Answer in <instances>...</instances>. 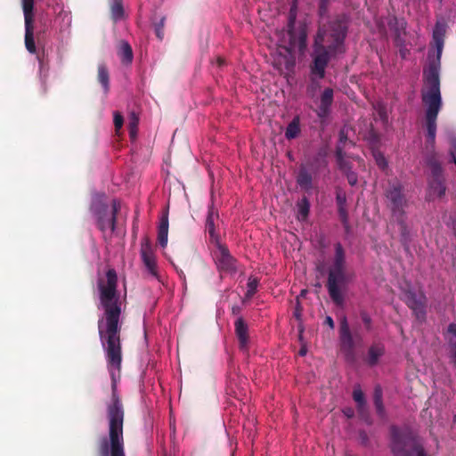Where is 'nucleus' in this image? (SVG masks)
<instances>
[{
	"instance_id": "f257e3e1",
	"label": "nucleus",
	"mask_w": 456,
	"mask_h": 456,
	"mask_svg": "<svg viewBox=\"0 0 456 456\" xmlns=\"http://www.w3.org/2000/svg\"><path fill=\"white\" fill-rule=\"evenodd\" d=\"M120 316H102L98 320V332L105 353L107 368L112 380L111 399L106 405L108 436H102L97 444L99 456H126L124 440L125 409L116 388L122 363L120 340Z\"/></svg>"
},
{
	"instance_id": "f03ea898",
	"label": "nucleus",
	"mask_w": 456,
	"mask_h": 456,
	"mask_svg": "<svg viewBox=\"0 0 456 456\" xmlns=\"http://www.w3.org/2000/svg\"><path fill=\"white\" fill-rule=\"evenodd\" d=\"M444 33V26L436 23L433 31V40L436 46V59L430 61L428 68L423 72L424 87L421 90V99L426 106L427 147L430 146L431 148L435 146L436 120L443 105L439 73Z\"/></svg>"
},
{
	"instance_id": "7ed1b4c3",
	"label": "nucleus",
	"mask_w": 456,
	"mask_h": 456,
	"mask_svg": "<svg viewBox=\"0 0 456 456\" xmlns=\"http://www.w3.org/2000/svg\"><path fill=\"white\" fill-rule=\"evenodd\" d=\"M347 19L339 15L330 20L327 26L320 28L314 41V50L322 46L329 54V60L338 54L344 53L345 39L347 34Z\"/></svg>"
},
{
	"instance_id": "20e7f679",
	"label": "nucleus",
	"mask_w": 456,
	"mask_h": 456,
	"mask_svg": "<svg viewBox=\"0 0 456 456\" xmlns=\"http://www.w3.org/2000/svg\"><path fill=\"white\" fill-rule=\"evenodd\" d=\"M348 276L346 274V253L342 245L338 242L335 244V256L331 266L328 272L326 287L329 295L337 305H342L345 302L344 292L348 284Z\"/></svg>"
},
{
	"instance_id": "39448f33",
	"label": "nucleus",
	"mask_w": 456,
	"mask_h": 456,
	"mask_svg": "<svg viewBox=\"0 0 456 456\" xmlns=\"http://www.w3.org/2000/svg\"><path fill=\"white\" fill-rule=\"evenodd\" d=\"M120 202L118 200L111 201V208L106 202V195L104 193H95L93 195L90 211L95 218L97 228L102 232L103 239L107 240V231L114 233L117 228L118 214L120 211Z\"/></svg>"
},
{
	"instance_id": "423d86ee",
	"label": "nucleus",
	"mask_w": 456,
	"mask_h": 456,
	"mask_svg": "<svg viewBox=\"0 0 456 456\" xmlns=\"http://www.w3.org/2000/svg\"><path fill=\"white\" fill-rule=\"evenodd\" d=\"M289 45L284 47L287 54L282 57L281 64L287 71H291L296 65L294 53L303 54L306 49L307 28L305 24L296 26V12L290 10L288 21Z\"/></svg>"
},
{
	"instance_id": "0eeeda50",
	"label": "nucleus",
	"mask_w": 456,
	"mask_h": 456,
	"mask_svg": "<svg viewBox=\"0 0 456 456\" xmlns=\"http://www.w3.org/2000/svg\"><path fill=\"white\" fill-rule=\"evenodd\" d=\"M391 451L395 456H427L423 446L409 431L390 428Z\"/></svg>"
},
{
	"instance_id": "6e6552de",
	"label": "nucleus",
	"mask_w": 456,
	"mask_h": 456,
	"mask_svg": "<svg viewBox=\"0 0 456 456\" xmlns=\"http://www.w3.org/2000/svg\"><path fill=\"white\" fill-rule=\"evenodd\" d=\"M384 196L386 206L391 212V217L406 214L409 200L404 192V187L399 180L388 181Z\"/></svg>"
},
{
	"instance_id": "1a4fd4ad",
	"label": "nucleus",
	"mask_w": 456,
	"mask_h": 456,
	"mask_svg": "<svg viewBox=\"0 0 456 456\" xmlns=\"http://www.w3.org/2000/svg\"><path fill=\"white\" fill-rule=\"evenodd\" d=\"M312 63L310 64V84L307 86V94L314 96L315 92L321 87L319 79H322L326 75V68L330 62L329 54L322 46H317L312 53Z\"/></svg>"
},
{
	"instance_id": "9d476101",
	"label": "nucleus",
	"mask_w": 456,
	"mask_h": 456,
	"mask_svg": "<svg viewBox=\"0 0 456 456\" xmlns=\"http://www.w3.org/2000/svg\"><path fill=\"white\" fill-rule=\"evenodd\" d=\"M362 341L359 334H352L347 320L344 317L339 325V346L346 361L354 363L356 360L355 347L357 342Z\"/></svg>"
},
{
	"instance_id": "9b49d317",
	"label": "nucleus",
	"mask_w": 456,
	"mask_h": 456,
	"mask_svg": "<svg viewBox=\"0 0 456 456\" xmlns=\"http://www.w3.org/2000/svg\"><path fill=\"white\" fill-rule=\"evenodd\" d=\"M427 164L431 172V178L429 180L431 194L441 198L445 194L446 187L444 184L443 167L436 153H433L428 158Z\"/></svg>"
},
{
	"instance_id": "f8f14e48",
	"label": "nucleus",
	"mask_w": 456,
	"mask_h": 456,
	"mask_svg": "<svg viewBox=\"0 0 456 456\" xmlns=\"http://www.w3.org/2000/svg\"><path fill=\"white\" fill-rule=\"evenodd\" d=\"M407 306L411 309L416 319L420 322L426 319V305L427 297L422 292H415L411 289H408L404 292L403 298Z\"/></svg>"
},
{
	"instance_id": "ddd939ff",
	"label": "nucleus",
	"mask_w": 456,
	"mask_h": 456,
	"mask_svg": "<svg viewBox=\"0 0 456 456\" xmlns=\"http://www.w3.org/2000/svg\"><path fill=\"white\" fill-rule=\"evenodd\" d=\"M25 20V46L30 53H36L34 40V7L22 6Z\"/></svg>"
},
{
	"instance_id": "4468645a",
	"label": "nucleus",
	"mask_w": 456,
	"mask_h": 456,
	"mask_svg": "<svg viewBox=\"0 0 456 456\" xmlns=\"http://www.w3.org/2000/svg\"><path fill=\"white\" fill-rule=\"evenodd\" d=\"M218 248L216 253V264L222 272L234 273L236 271V260L230 254L229 249L223 244L217 243Z\"/></svg>"
},
{
	"instance_id": "2eb2a0df",
	"label": "nucleus",
	"mask_w": 456,
	"mask_h": 456,
	"mask_svg": "<svg viewBox=\"0 0 456 456\" xmlns=\"http://www.w3.org/2000/svg\"><path fill=\"white\" fill-rule=\"evenodd\" d=\"M334 101V91L330 87L325 88L320 96V102L315 110L317 117L321 119L326 118L330 111Z\"/></svg>"
},
{
	"instance_id": "dca6fc26",
	"label": "nucleus",
	"mask_w": 456,
	"mask_h": 456,
	"mask_svg": "<svg viewBox=\"0 0 456 456\" xmlns=\"http://www.w3.org/2000/svg\"><path fill=\"white\" fill-rule=\"evenodd\" d=\"M141 256L148 272L153 277L158 278L156 259L152 252L151 243L147 238H145L144 240L142 242Z\"/></svg>"
},
{
	"instance_id": "f3484780",
	"label": "nucleus",
	"mask_w": 456,
	"mask_h": 456,
	"mask_svg": "<svg viewBox=\"0 0 456 456\" xmlns=\"http://www.w3.org/2000/svg\"><path fill=\"white\" fill-rule=\"evenodd\" d=\"M407 215H401L392 217V221L395 222L399 226L400 231V241L403 248L408 250L410 242L411 240L410 229L406 223Z\"/></svg>"
},
{
	"instance_id": "a211bd4d",
	"label": "nucleus",
	"mask_w": 456,
	"mask_h": 456,
	"mask_svg": "<svg viewBox=\"0 0 456 456\" xmlns=\"http://www.w3.org/2000/svg\"><path fill=\"white\" fill-rule=\"evenodd\" d=\"M234 327L240 347L246 349L248 343V328L247 323L242 317H240L235 321Z\"/></svg>"
},
{
	"instance_id": "6ab92c4d",
	"label": "nucleus",
	"mask_w": 456,
	"mask_h": 456,
	"mask_svg": "<svg viewBox=\"0 0 456 456\" xmlns=\"http://www.w3.org/2000/svg\"><path fill=\"white\" fill-rule=\"evenodd\" d=\"M219 217L217 211L215 209L213 206H210L208 208V216L206 219V232H208L212 240H215L218 243V235L216 232L215 222Z\"/></svg>"
},
{
	"instance_id": "aec40b11",
	"label": "nucleus",
	"mask_w": 456,
	"mask_h": 456,
	"mask_svg": "<svg viewBox=\"0 0 456 456\" xmlns=\"http://www.w3.org/2000/svg\"><path fill=\"white\" fill-rule=\"evenodd\" d=\"M118 55L124 65H129L133 62L134 53L127 41L121 40L118 47Z\"/></svg>"
},
{
	"instance_id": "412c9836",
	"label": "nucleus",
	"mask_w": 456,
	"mask_h": 456,
	"mask_svg": "<svg viewBox=\"0 0 456 456\" xmlns=\"http://www.w3.org/2000/svg\"><path fill=\"white\" fill-rule=\"evenodd\" d=\"M168 225V212L167 211L161 216L158 227V242L162 248L167 244Z\"/></svg>"
},
{
	"instance_id": "4be33fe9",
	"label": "nucleus",
	"mask_w": 456,
	"mask_h": 456,
	"mask_svg": "<svg viewBox=\"0 0 456 456\" xmlns=\"http://www.w3.org/2000/svg\"><path fill=\"white\" fill-rule=\"evenodd\" d=\"M444 338L447 345V354L456 353V323H450L444 332Z\"/></svg>"
},
{
	"instance_id": "5701e85b",
	"label": "nucleus",
	"mask_w": 456,
	"mask_h": 456,
	"mask_svg": "<svg viewBox=\"0 0 456 456\" xmlns=\"http://www.w3.org/2000/svg\"><path fill=\"white\" fill-rule=\"evenodd\" d=\"M297 183L300 186L301 189L305 191H309L313 187V176L305 167H301L299 168L298 174L297 175Z\"/></svg>"
},
{
	"instance_id": "b1692460",
	"label": "nucleus",
	"mask_w": 456,
	"mask_h": 456,
	"mask_svg": "<svg viewBox=\"0 0 456 456\" xmlns=\"http://www.w3.org/2000/svg\"><path fill=\"white\" fill-rule=\"evenodd\" d=\"M385 346L383 344L377 343L370 346L368 350V363L374 366L378 363L379 359L384 354Z\"/></svg>"
},
{
	"instance_id": "393cba45",
	"label": "nucleus",
	"mask_w": 456,
	"mask_h": 456,
	"mask_svg": "<svg viewBox=\"0 0 456 456\" xmlns=\"http://www.w3.org/2000/svg\"><path fill=\"white\" fill-rule=\"evenodd\" d=\"M300 133H301L300 118L298 115H297L289 123V125L285 130V137L288 140H292V139L298 137Z\"/></svg>"
},
{
	"instance_id": "a878e982",
	"label": "nucleus",
	"mask_w": 456,
	"mask_h": 456,
	"mask_svg": "<svg viewBox=\"0 0 456 456\" xmlns=\"http://www.w3.org/2000/svg\"><path fill=\"white\" fill-rule=\"evenodd\" d=\"M97 78L99 83L102 86L104 92L107 93L110 90V76L105 64H100L98 66Z\"/></svg>"
},
{
	"instance_id": "bb28decb",
	"label": "nucleus",
	"mask_w": 456,
	"mask_h": 456,
	"mask_svg": "<svg viewBox=\"0 0 456 456\" xmlns=\"http://www.w3.org/2000/svg\"><path fill=\"white\" fill-rule=\"evenodd\" d=\"M335 155L338 168H346L347 165L351 164L345 159L346 152L343 145L338 144L336 146Z\"/></svg>"
},
{
	"instance_id": "cd10ccee",
	"label": "nucleus",
	"mask_w": 456,
	"mask_h": 456,
	"mask_svg": "<svg viewBox=\"0 0 456 456\" xmlns=\"http://www.w3.org/2000/svg\"><path fill=\"white\" fill-rule=\"evenodd\" d=\"M111 16L115 20H118L124 16V8L122 0H113L111 4Z\"/></svg>"
},
{
	"instance_id": "c85d7f7f",
	"label": "nucleus",
	"mask_w": 456,
	"mask_h": 456,
	"mask_svg": "<svg viewBox=\"0 0 456 456\" xmlns=\"http://www.w3.org/2000/svg\"><path fill=\"white\" fill-rule=\"evenodd\" d=\"M139 118L134 112L129 116L128 130L131 138H135L138 131Z\"/></svg>"
},
{
	"instance_id": "c756f323",
	"label": "nucleus",
	"mask_w": 456,
	"mask_h": 456,
	"mask_svg": "<svg viewBox=\"0 0 456 456\" xmlns=\"http://www.w3.org/2000/svg\"><path fill=\"white\" fill-rule=\"evenodd\" d=\"M339 170L346 176L347 182L351 186L357 184L358 175L352 170L351 164L347 165L346 168H339Z\"/></svg>"
},
{
	"instance_id": "7c9ffc66",
	"label": "nucleus",
	"mask_w": 456,
	"mask_h": 456,
	"mask_svg": "<svg viewBox=\"0 0 456 456\" xmlns=\"http://www.w3.org/2000/svg\"><path fill=\"white\" fill-rule=\"evenodd\" d=\"M259 281L257 278L250 276L247 283V292L245 294L247 298H251L256 292Z\"/></svg>"
},
{
	"instance_id": "2f4dec72",
	"label": "nucleus",
	"mask_w": 456,
	"mask_h": 456,
	"mask_svg": "<svg viewBox=\"0 0 456 456\" xmlns=\"http://www.w3.org/2000/svg\"><path fill=\"white\" fill-rule=\"evenodd\" d=\"M298 208V215L300 216L301 219L305 220L308 215L310 210V203L309 200L304 197L300 202L297 204Z\"/></svg>"
},
{
	"instance_id": "473e14b6",
	"label": "nucleus",
	"mask_w": 456,
	"mask_h": 456,
	"mask_svg": "<svg viewBox=\"0 0 456 456\" xmlns=\"http://www.w3.org/2000/svg\"><path fill=\"white\" fill-rule=\"evenodd\" d=\"M339 219L346 232L349 231L348 213L346 207L338 208Z\"/></svg>"
},
{
	"instance_id": "72a5a7b5",
	"label": "nucleus",
	"mask_w": 456,
	"mask_h": 456,
	"mask_svg": "<svg viewBox=\"0 0 456 456\" xmlns=\"http://www.w3.org/2000/svg\"><path fill=\"white\" fill-rule=\"evenodd\" d=\"M373 403L375 407L383 403V391L379 385L374 387Z\"/></svg>"
},
{
	"instance_id": "f704fd0d",
	"label": "nucleus",
	"mask_w": 456,
	"mask_h": 456,
	"mask_svg": "<svg viewBox=\"0 0 456 456\" xmlns=\"http://www.w3.org/2000/svg\"><path fill=\"white\" fill-rule=\"evenodd\" d=\"M165 20L166 18L162 17L159 22L154 24L155 34L159 40L164 37Z\"/></svg>"
},
{
	"instance_id": "c9c22d12",
	"label": "nucleus",
	"mask_w": 456,
	"mask_h": 456,
	"mask_svg": "<svg viewBox=\"0 0 456 456\" xmlns=\"http://www.w3.org/2000/svg\"><path fill=\"white\" fill-rule=\"evenodd\" d=\"M357 411L360 417L363 419L368 424L371 423L369 416L367 403H363L362 405H357Z\"/></svg>"
},
{
	"instance_id": "e433bc0d",
	"label": "nucleus",
	"mask_w": 456,
	"mask_h": 456,
	"mask_svg": "<svg viewBox=\"0 0 456 456\" xmlns=\"http://www.w3.org/2000/svg\"><path fill=\"white\" fill-rule=\"evenodd\" d=\"M353 398L355 401L356 405H360V404L362 405L363 403H366L364 394H363V392L360 388L354 389V391H353Z\"/></svg>"
},
{
	"instance_id": "4c0bfd02",
	"label": "nucleus",
	"mask_w": 456,
	"mask_h": 456,
	"mask_svg": "<svg viewBox=\"0 0 456 456\" xmlns=\"http://www.w3.org/2000/svg\"><path fill=\"white\" fill-rule=\"evenodd\" d=\"M360 316L362 319V322H363L365 329L367 331H370L372 329V320L369 314L366 311H362L360 313Z\"/></svg>"
},
{
	"instance_id": "58836bf2",
	"label": "nucleus",
	"mask_w": 456,
	"mask_h": 456,
	"mask_svg": "<svg viewBox=\"0 0 456 456\" xmlns=\"http://www.w3.org/2000/svg\"><path fill=\"white\" fill-rule=\"evenodd\" d=\"M113 116H114L113 121H114L115 129H116V131H118L123 126V123H124L123 116L118 111L114 112Z\"/></svg>"
},
{
	"instance_id": "ea45409f",
	"label": "nucleus",
	"mask_w": 456,
	"mask_h": 456,
	"mask_svg": "<svg viewBox=\"0 0 456 456\" xmlns=\"http://www.w3.org/2000/svg\"><path fill=\"white\" fill-rule=\"evenodd\" d=\"M302 311H303V307L301 305V303L298 299V297H297V301H296V305H295V309H294V312H293V316L297 320V321H300L301 320V317H302Z\"/></svg>"
},
{
	"instance_id": "a19ab883",
	"label": "nucleus",
	"mask_w": 456,
	"mask_h": 456,
	"mask_svg": "<svg viewBox=\"0 0 456 456\" xmlns=\"http://www.w3.org/2000/svg\"><path fill=\"white\" fill-rule=\"evenodd\" d=\"M377 165L382 168L385 169L387 167V162L385 159V157L381 153H378L375 155Z\"/></svg>"
},
{
	"instance_id": "79ce46f5",
	"label": "nucleus",
	"mask_w": 456,
	"mask_h": 456,
	"mask_svg": "<svg viewBox=\"0 0 456 456\" xmlns=\"http://www.w3.org/2000/svg\"><path fill=\"white\" fill-rule=\"evenodd\" d=\"M338 208L346 207V198L344 193L338 192L336 196Z\"/></svg>"
},
{
	"instance_id": "37998d69",
	"label": "nucleus",
	"mask_w": 456,
	"mask_h": 456,
	"mask_svg": "<svg viewBox=\"0 0 456 456\" xmlns=\"http://www.w3.org/2000/svg\"><path fill=\"white\" fill-rule=\"evenodd\" d=\"M377 415L381 419H385L387 418V412L384 406V403L378 405L375 407Z\"/></svg>"
},
{
	"instance_id": "c03bdc74",
	"label": "nucleus",
	"mask_w": 456,
	"mask_h": 456,
	"mask_svg": "<svg viewBox=\"0 0 456 456\" xmlns=\"http://www.w3.org/2000/svg\"><path fill=\"white\" fill-rule=\"evenodd\" d=\"M359 439H360L362 444H363L364 446L368 445L369 436L365 431L362 430L359 432Z\"/></svg>"
},
{
	"instance_id": "a18cd8bd",
	"label": "nucleus",
	"mask_w": 456,
	"mask_h": 456,
	"mask_svg": "<svg viewBox=\"0 0 456 456\" xmlns=\"http://www.w3.org/2000/svg\"><path fill=\"white\" fill-rule=\"evenodd\" d=\"M330 0H319V12L322 15L327 11Z\"/></svg>"
},
{
	"instance_id": "49530a36",
	"label": "nucleus",
	"mask_w": 456,
	"mask_h": 456,
	"mask_svg": "<svg viewBox=\"0 0 456 456\" xmlns=\"http://www.w3.org/2000/svg\"><path fill=\"white\" fill-rule=\"evenodd\" d=\"M450 154H451V156L452 158L453 162L456 165V141H453L452 143V147H451V150H450Z\"/></svg>"
},
{
	"instance_id": "de8ad7c7",
	"label": "nucleus",
	"mask_w": 456,
	"mask_h": 456,
	"mask_svg": "<svg viewBox=\"0 0 456 456\" xmlns=\"http://www.w3.org/2000/svg\"><path fill=\"white\" fill-rule=\"evenodd\" d=\"M347 139H348V138H347L346 134L344 131H340V133H339V142H338V144H340V145H343V146H344V144L346 142Z\"/></svg>"
},
{
	"instance_id": "09e8293b",
	"label": "nucleus",
	"mask_w": 456,
	"mask_h": 456,
	"mask_svg": "<svg viewBox=\"0 0 456 456\" xmlns=\"http://www.w3.org/2000/svg\"><path fill=\"white\" fill-rule=\"evenodd\" d=\"M324 324L328 325L330 329H334V321L330 316L325 318Z\"/></svg>"
},
{
	"instance_id": "8fccbe9b",
	"label": "nucleus",
	"mask_w": 456,
	"mask_h": 456,
	"mask_svg": "<svg viewBox=\"0 0 456 456\" xmlns=\"http://www.w3.org/2000/svg\"><path fill=\"white\" fill-rule=\"evenodd\" d=\"M448 358L450 360V363L456 369V352L448 355Z\"/></svg>"
},
{
	"instance_id": "3c124183",
	"label": "nucleus",
	"mask_w": 456,
	"mask_h": 456,
	"mask_svg": "<svg viewBox=\"0 0 456 456\" xmlns=\"http://www.w3.org/2000/svg\"><path fill=\"white\" fill-rule=\"evenodd\" d=\"M35 0H22V6L34 7Z\"/></svg>"
},
{
	"instance_id": "603ef678",
	"label": "nucleus",
	"mask_w": 456,
	"mask_h": 456,
	"mask_svg": "<svg viewBox=\"0 0 456 456\" xmlns=\"http://www.w3.org/2000/svg\"><path fill=\"white\" fill-rule=\"evenodd\" d=\"M379 116H380V118H381L382 119H384V120H385V119H387V113H386V111H385V109H384V108H380V109L379 110Z\"/></svg>"
},
{
	"instance_id": "864d4df0",
	"label": "nucleus",
	"mask_w": 456,
	"mask_h": 456,
	"mask_svg": "<svg viewBox=\"0 0 456 456\" xmlns=\"http://www.w3.org/2000/svg\"><path fill=\"white\" fill-rule=\"evenodd\" d=\"M306 354V349L305 347L300 348L299 354L304 356Z\"/></svg>"
},
{
	"instance_id": "5fc2aeb1",
	"label": "nucleus",
	"mask_w": 456,
	"mask_h": 456,
	"mask_svg": "<svg viewBox=\"0 0 456 456\" xmlns=\"http://www.w3.org/2000/svg\"><path fill=\"white\" fill-rule=\"evenodd\" d=\"M217 63L219 66H222L224 63V60L221 57L217 58Z\"/></svg>"
},
{
	"instance_id": "6e6d98bb",
	"label": "nucleus",
	"mask_w": 456,
	"mask_h": 456,
	"mask_svg": "<svg viewBox=\"0 0 456 456\" xmlns=\"http://www.w3.org/2000/svg\"><path fill=\"white\" fill-rule=\"evenodd\" d=\"M319 155H320V156H325V152H321V151H320V152H319Z\"/></svg>"
},
{
	"instance_id": "4d7b16f0",
	"label": "nucleus",
	"mask_w": 456,
	"mask_h": 456,
	"mask_svg": "<svg viewBox=\"0 0 456 456\" xmlns=\"http://www.w3.org/2000/svg\"><path fill=\"white\" fill-rule=\"evenodd\" d=\"M237 310H238V308L237 309L235 307L232 308L233 313H235Z\"/></svg>"
},
{
	"instance_id": "13d9d810",
	"label": "nucleus",
	"mask_w": 456,
	"mask_h": 456,
	"mask_svg": "<svg viewBox=\"0 0 456 456\" xmlns=\"http://www.w3.org/2000/svg\"><path fill=\"white\" fill-rule=\"evenodd\" d=\"M453 421L456 422V415L453 417Z\"/></svg>"
}]
</instances>
